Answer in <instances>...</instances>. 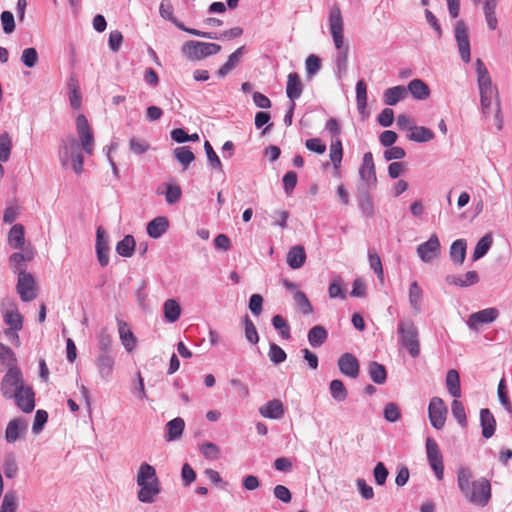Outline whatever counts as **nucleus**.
Wrapping results in <instances>:
<instances>
[{"mask_svg": "<svg viewBox=\"0 0 512 512\" xmlns=\"http://www.w3.org/2000/svg\"><path fill=\"white\" fill-rule=\"evenodd\" d=\"M76 130L81 146L73 135H68L60 142L58 157L63 168L71 167L76 174H81L84 163L82 150L91 155L94 146V135L85 115L79 114L77 116Z\"/></svg>", "mask_w": 512, "mask_h": 512, "instance_id": "nucleus-1", "label": "nucleus"}, {"mask_svg": "<svg viewBox=\"0 0 512 512\" xmlns=\"http://www.w3.org/2000/svg\"><path fill=\"white\" fill-rule=\"evenodd\" d=\"M473 474L469 467L460 466L457 470V485L463 497L470 503L485 507L491 500V484L481 477L472 481Z\"/></svg>", "mask_w": 512, "mask_h": 512, "instance_id": "nucleus-2", "label": "nucleus"}, {"mask_svg": "<svg viewBox=\"0 0 512 512\" xmlns=\"http://www.w3.org/2000/svg\"><path fill=\"white\" fill-rule=\"evenodd\" d=\"M343 18L338 6H334L329 14V28L334 45L338 50L335 57L336 74L339 79L347 73L348 67V45H344Z\"/></svg>", "mask_w": 512, "mask_h": 512, "instance_id": "nucleus-3", "label": "nucleus"}, {"mask_svg": "<svg viewBox=\"0 0 512 512\" xmlns=\"http://www.w3.org/2000/svg\"><path fill=\"white\" fill-rule=\"evenodd\" d=\"M136 483L140 487L137 498L142 503H153L161 492V483L157 476L156 469L143 462L139 466Z\"/></svg>", "mask_w": 512, "mask_h": 512, "instance_id": "nucleus-4", "label": "nucleus"}, {"mask_svg": "<svg viewBox=\"0 0 512 512\" xmlns=\"http://www.w3.org/2000/svg\"><path fill=\"white\" fill-rule=\"evenodd\" d=\"M397 333L399 343L407 349L411 357L417 358L420 355L419 332L411 319H402L398 322Z\"/></svg>", "mask_w": 512, "mask_h": 512, "instance_id": "nucleus-5", "label": "nucleus"}, {"mask_svg": "<svg viewBox=\"0 0 512 512\" xmlns=\"http://www.w3.org/2000/svg\"><path fill=\"white\" fill-rule=\"evenodd\" d=\"M181 51L189 60L200 61L219 53L221 46L216 43L189 40L183 44Z\"/></svg>", "mask_w": 512, "mask_h": 512, "instance_id": "nucleus-6", "label": "nucleus"}, {"mask_svg": "<svg viewBox=\"0 0 512 512\" xmlns=\"http://www.w3.org/2000/svg\"><path fill=\"white\" fill-rule=\"evenodd\" d=\"M159 13L161 17L165 20L172 22L178 29L185 31L193 36L208 38V39H217V34L214 32H204L194 28L186 27L181 21H179L173 13V6L168 0H162L159 7Z\"/></svg>", "mask_w": 512, "mask_h": 512, "instance_id": "nucleus-7", "label": "nucleus"}, {"mask_svg": "<svg viewBox=\"0 0 512 512\" xmlns=\"http://www.w3.org/2000/svg\"><path fill=\"white\" fill-rule=\"evenodd\" d=\"M23 385L25 384L20 369L10 367L2 378L0 390L4 398L12 399Z\"/></svg>", "mask_w": 512, "mask_h": 512, "instance_id": "nucleus-8", "label": "nucleus"}, {"mask_svg": "<svg viewBox=\"0 0 512 512\" xmlns=\"http://www.w3.org/2000/svg\"><path fill=\"white\" fill-rule=\"evenodd\" d=\"M454 34L461 60L464 63H469L471 60L469 28L463 20L456 22Z\"/></svg>", "mask_w": 512, "mask_h": 512, "instance_id": "nucleus-9", "label": "nucleus"}, {"mask_svg": "<svg viewBox=\"0 0 512 512\" xmlns=\"http://www.w3.org/2000/svg\"><path fill=\"white\" fill-rule=\"evenodd\" d=\"M16 291L23 302H30L37 296V286L32 274L20 270Z\"/></svg>", "mask_w": 512, "mask_h": 512, "instance_id": "nucleus-10", "label": "nucleus"}, {"mask_svg": "<svg viewBox=\"0 0 512 512\" xmlns=\"http://www.w3.org/2000/svg\"><path fill=\"white\" fill-rule=\"evenodd\" d=\"M426 454L429 465L434 471L436 478L442 480L444 477L443 456L437 442L433 438L429 437L426 439Z\"/></svg>", "mask_w": 512, "mask_h": 512, "instance_id": "nucleus-11", "label": "nucleus"}, {"mask_svg": "<svg viewBox=\"0 0 512 512\" xmlns=\"http://www.w3.org/2000/svg\"><path fill=\"white\" fill-rule=\"evenodd\" d=\"M1 313L7 329H22L23 316L18 311L16 303L11 299H5L1 303Z\"/></svg>", "mask_w": 512, "mask_h": 512, "instance_id": "nucleus-12", "label": "nucleus"}, {"mask_svg": "<svg viewBox=\"0 0 512 512\" xmlns=\"http://www.w3.org/2000/svg\"><path fill=\"white\" fill-rule=\"evenodd\" d=\"M428 415L431 425L440 430L444 427L447 415V407L439 397H433L428 406Z\"/></svg>", "mask_w": 512, "mask_h": 512, "instance_id": "nucleus-13", "label": "nucleus"}, {"mask_svg": "<svg viewBox=\"0 0 512 512\" xmlns=\"http://www.w3.org/2000/svg\"><path fill=\"white\" fill-rule=\"evenodd\" d=\"M441 246L436 234H432L430 238L418 245L417 254L424 263H431L439 257Z\"/></svg>", "mask_w": 512, "mask_h": 512, "instance_id": "nucleus-14", "label": "nucleus"}, {"mask_svg": "<svg viewBox=\"0 0 512 512\" xmlns=\"http://www.w3.org/2000/svg\"><path fill=\"white\" fill-rule=\"evenodd\" d=\"M498 316V309L494 307L486 308L472 313L467 320V325L471 330L477 331L480 325L492 323Z\"/></svg>", "mask_w": 512, "mask_h": 512, "instance_id": "nucleus-15", "label": "nucleus"}, {"mask_svg": "<svg viewBox=\"0 0 512 512\" xmlns=\"http://www.w3.org/2000/svg\"><path fill=\"white\" fill-rule=\"evenodd\" d=\"M359 176L364 181L367 187H375L377 184V177L375 171V164L371 152H366L363 155L362 163L359 168Z\"/></svg>", "mask_w": 512, "mask_h": 512, "instance_id": "nucleus-16", "label": "nucleus"}, {"mask_svg": "<svg viewBox=\"0 0 512 512\" xmlns=\"http://www.w3.org/2000/svg\"><path fill=\"white\" fill-rule=\"evenodd\" d=\"M17 407L24 413H30L35 408V394L30 386H20V390L13 398Z\"/></svg>", "mask_w": 512, "mask_h": 512, "instance_id": "nucleus-17", "label": "nucleus"}, {"mask_svg": "<svg viewBox=\"0 0 512 512\" xmlns=\"http://www.w3.org/2000/svg\"><path fill=\"white\" fill-rule=\"evenodd\" d=\"M338 368L343 375L355 379L359 375L360 365L353 354L344 353L338 359Z\"/></svg>", "mask_w": 512, "mask_h": 512, "instance_id": "nucleus-18", "label": "nucleus"}, {"mask_svg": "<svg viewBox=\"0 0 512 512\" xmlns=\"http://www.w3.org/2000/svg\"><path fill=\"white\" fill-rule=\"evenodd\" d=\"M27 430V422L21 417L10 420L6 426L5 438L8 443L16 442Z\"/></svg>", "mask_w": 512, "mask_h": 512, "instance_id": "nucleus-19", "label": "nucleus"}, {"mask_svg": "<svg viewBox=\"0 0 512 512\" xmlns=\"http://www.w3.org/2000/svg\"><path fill=\"white\" fill-rule=\"evenodd\" d=\"M115 360L111 353H100L96 358V367L102 380L108 381L114 370Z\"/></svg>", "mask_w": 512, "mask_h": 512, "instance_id": "nucleus-20", "label": "nucleus"}, {"mask_svg": "<svg viewBox=\"0 0 512 512\" xmlns=\"http://www.w3.org/2000/svg\"><path fill=\"white\" fill-rule=\"evenodd\" d=\"M261 416L269 419H281L284 416L285 409L279 399H273L259 408Z\"/></svg>", "mask_w": 512, "mask_h": 512, "instance_id": "nucleus-21", "label": "nucleus"}, {"mask_svg": "<svg viewBox=\"0 0 512 512\" xmlns=\"http://www.w3.org/2000/svg\"><path fill=\"white\" fill-rule=\"evenodd\" d=\"M476 72L480 93L495 92L489 72L481 59L476 60Z\"/></svg>", "mask_w": 512, "mask_h": 512, "instance_id": "nucleus-22", "label": "nucleus"}, {"mask_svg": "<svg viewBox=\"0 0 512 512\" xmlns=\"http://www.w3.org/2000/svg\"><path fill=\"white\" fill-rule=\"evenodd\" d=\"M446 282L450 285H456L460 287H468L478 283L479 275L476 271H468L464 275H448Z\"/></svg>", "mask_w": 512, "mask_h": 512, "instance_id": "nucleus-23", "label": "nucleus"}, {"mask_svg": "<svg viewBox=\"0 0 512 512\" xmlns=\"http://www.w3.org/2000/svg\"><path fill=\"white\" fill-rule=\"evenodd\" d=\"M409 304L414 314H419L422 311L423 290L417 281H413L409 286L408 291Z\"/></svg>", "mask_w": 512, "mask_h": 512, "instance_id": "nucleus-24", "label": "nucleus"}, {"mask_svg": "<svg viewBox=\"0 0 512 512\" xmlns=\"http://www.w3.org/2000/svg\"><path fill=\"white\" fill-rule=\"evenodd\" d=\"M480 423L482 427V435L484 438L489 439L495 433L496 421L493 414L489 409L484 408L480 411Z\"/></svg>", "mask_w": 512, "mask_h": 512, "instance_id": "nucleus-25", "label": "nucleus"}, {"mask_svg": "<svg viewBox=\"0 0 512 512\" xmlns=\"http://www.w3.org/2000/svg\"><path fill=\"white\" fill-rule=\"evenodd\" d=\"M303 86L297 73H290L287 77L286 94L290 102H295L302 94Z\"/></svg>", "mask_w": 512, "mask_h": 512, "instance_id": "nucleus-26", "label": "nucleus"}, {"mask_svg": "<svg viewBox=\"0 0 512 512\" xmlns=\"http://www.w3.org/2000/svg\"><path fill=\"white\" fill-rule=\"evenodd\" d=\"M306 260L305 249L301 245H295L287 253V264L292 269L301 268Z\"/></svg>", "mask_w": 512, "mask_h": 512, "instance_id": "nucleus-27", "label": "nucleus"}, {"mask_svg": "<svg viewBox=\"0 0 512 512\" xmlns=\"http://www.w3.org/2000/svg\"><path fill=\"white\" fill-rule=\"evenodd\" d=\"M185 428V422L181 417H176L172 420H170L166 426V435L165 439L166 441H175L180 439V437L183 434Z\"/></svg>", "mask_w": 512, "mask_h": 512, "instance_id": "nucleus-28", "label": "nucleus"}, {"mask_svg": "<svg viewBox=\"0 0 512 512\" xmlns=\"http://www.w3.org/2000/svg\"><path fill=\"white\" fill-rule=\"evenodd\" d=\"M169 222L164 216H159L147 224V234L154 239L161 237L168 229Z\"/></svg>", "mask_w": 512, "mask_h": 512, "instance_id": "nucleus-29", "label": "nucleus"}, {"mask_svg": "<svg viewBox=\"0 0 512 512\" xmlns=\"http://www.w3.org/2000/svg\"><path fill=\"white\" fill-rule=\"evenodd\" d=\"M406 89L407 93H411V95L417 100H425L430 95V89L428 85L421 79L411 80Z\"/></svg>", "mask_w": 512, "mask_h": 512, "instance_id": "nucleus-30", "label": "nucleus"}, {"mask_svg": "<svg viewBox=\"0 0 512 512\" xmlns=\"http://www.w3.org/2000/svg\"><path fill=\"white\" fill-rule=\"evenodd\" d=\"M407 96V89L402 85L388 88L384 91L383 101L386 105H396L400 100Z\"/></svg>", "mask_w": 512, "mask_h": 512, "instance_id": "nucleus-31", "label": "nucleus"}, {"mask_svg": "<svg viewBox=\"0 0 512 512\" xmlns=\"http://www.w3.org/2000/svg\"><path fill=\"white\" fill-rule=\"evenodd\" d=\"M435 137L434 132L424 126H416L412 127L410 133L407 135V138L410 141L416 142V143H425L433 140Z\"/></svg>", "mask_w": 512, "mask_h": 512, "instance_id": "nucleus-32", "label": "nucleus"}, {"mask_svg": "<svg viewBox=\"0 0 512 512\" xmlns=\"http://www.w3.org/2000/svg\"><path fill=\"white\" fill-rule=\"evenodd\" d=\"M244 48V46H241L229 55L226 63H224L217 71L218 77L224 78L232 69H234L239 64L240 59L243 55Z\"/></svg>", "mask_w": 512, "mask_h": 512, "instance_id": "nucleus-33", "label": "nucleus"}, {"mask_svg": "<svg viewBox=\"0 0 512 512\" xmlns=\"http://www.w3.org/2000/svg\"><path fill=\"white\" fill-rule=\"evenodd\" d=\"M307 337L309 344L312 347L317 348L322 346L326 342L328 338V332L324 326L316 325L309 330Z\"/></svg>", "mask_w": 512, "mask_h": 512, "instance_id": "nucleus-34", "label": "nucleus"}, {"mask_svg": "<svg viewBox=\"0 0 512 512\" xmlns=\"http://www.w3.org/2000/svg\"><path fill=\"white\" fill-rule=\"evenodd\" d=\"M8 242L14 249H23L25 244V231L21 224H15L9 231Z\"/></svg>", "mask_w": 512, "mask_h": 512, "instance_id": "nucleus-35", "label": "nucleus"}, {"mask_svg": "<svg viewBox=\"0 0 512 512\" xmlns=\"http://www.w3.org/2000/svg\"><path fill=\"white\" fill-rule=\"evenodd\" d=\"M368 374L371 380L378 385L384 384L386 382V368L384 365L376 361H371L368 363Z\"/></svg>", "mask_w": 512, "mask_h": 512, "instance_id": "nucleus-36", "label": "nucleus"}, {"mask_svg": "<svg viewBox=\"0 0 512 512\" xmlns=\"http://www.w3.org/2000/svg\"><path fill=\"white\" fill-rule=\"evenodd\" d=\"M119 336L127 351H132L136 345V338L124 321L118 322Z\"/></svg>", "mask_w": 512, "mask_h": 512, "instance_id": "nucleus-37", "label": "nucleus"}, {"mask_svg": "<svg viewBox=\"0 0 512 512\" xmlns=\"http://www.w3.org/2000/svg\"><path fill=\"white\" fill-rule=\"evenodd\" d=\"M466 248L467 244L464 239L454 241L450 247L451 260L458 265H462L466 257Z\"/></svg>", "mask_w": 512, "mask_h": 512, "instance_id": "nucleus-38", "label": "nucleus"}, {"mask_svg": "<svg viewBox=\"0 0 512 512\" xmlns=\"http://www.w3.org/2000/svg\"><path fill=\"white\" fill-rule=\"evenodd\" d=\"M446 386L451 396L454 398L461 397L460 376L457 370L450 369L447 372Z\"/></svg>", "mask_w": 512, "mask_h": 512, "instance_id": "nucleus-39", "label": "nucleus"}, {"mask_svg": "<svg viewBox=\"0 0 512 512\" xmlns=\"http://www.w3.org/2000/svg\"><path fill=\"white\" fill-rule=\"evenodd\" d=\"M136 242L132 235H126L116 244V252L122 256L129 258L134 254Z\"/></svg>", "mask_w": 512, "mask_h": 512, "instance_id": "nucleus-40", "label": "nucleus"}, {"mask_svg": "<svg viewBox=\"0 0 512 512\" xmlns=\"http://www.w3.org/2000/svg\"><path fill=\"white\" fill-rule=\"evenodd\" d=\"M199 451L209 461H217L221 458L220 447L212 442L206 441L199 444Z\"/></svg>", "mask_w": 512, "mask_h": 512, "instance_id": "nucleus-41", "label": "nucleus"}, {"mask_svg": "<svg viewBox=\"0 0 512 512\" xmlns=\"http://www.w3.org/2000/svg\"><path fill=\"white\" fill-rule=\"evenodd\" d=\"M163 310L166 320L171 323L176 322L181 314V307L179 303L174 299L166 300L163 306Z\"/></svg>", "mask_w": 512, "mask_h": 512, "instance_id": "nucleus-42", "label": "nucleus"}, {"mask_svg": "<svg viewBox=\"0 0 512 512\" xmlns=\"http://www.w3.org/2000/svg\"><path fill=\"white\" fill-rule=\"evenodd\" d=\"M493 243V237L491 233L485 234L476 244L473 252V260L476 261L489 251Z\"/></svg>", "mask_w": 512, "mask_h": 512, "instance_id": "nucleus-43", "label": "nucleus"}, {"mask_svg": "<svg viewBox=\"0 0 512 512\" xmlns=\"http://www.w3.org/2000/svg\"><path fill=\"white\" fill-rule=\"evenodd\" d=\"M173 154L184 170L195 160L194 153L187 146L177 147Z\"/></svg>", "mask_w": 512, "mask_h": 512, "instance_id": "nucleus-44", "label": "nucleus"}, {"mask_svg": "<svg viewBox=\"0 0 512 512\" xmlns=\"http://www.w3.org/2000/svg\"><path fill=\"white\" fill-rule=\"evenodd\" d=\"M329 391L332 398L337 402L345 401L348 396L344 383L339 379H334L330 382Z\"/></svg>", "mask_w": 512, "mask_h": 512, "instance_id": "nucleus-45", "label": "nucleus"}, {"mask_svg": "<svg viewBox=\"0 0 512 512\" xmlns=\"http://www.w3.org/2000/svg\"><path fill=\"white\" fill-rule=\"evenodd\" d=\"M243 324H244L246 340L252 345L257 344L259 342V334H258L255 324L253 323V321L250 319V317L248 315L244 316Z\"/></svg>", "mask_w": 512, "mask_h": 512, "instance_id": "nucleus-46", "label": "nucleus"}, {"mask_svg": "<svg viewBox=\"0 0 512 512\" xmlns=\"http://www.w3.org/2000/svg\"><path fill=\"white\" fill-rule=\"evenodd\" d=\"M330 159L334 166V168L338 169L341 165L342 156H343V149H342V142L339 138L332 141L330 145Z\"/></svg>", "mask_w": 512, "mask_h": 512, "instance_id": "nucleus-47", "label": "nucleus"}, {"mask_svg": "<svg viewBox=\"0 0 512 512\" xmlns=\"http://www.w3.org/2000/svg\"><path fill=\"white\" fill-rule=\"evenodd\" d=\"M293 299L298 309L304 315H309L313 312V307L304 292L296 291L294 293Z\"/></svg>", "mask_w": 512, "mask_h": 512, "instance_id": "nucleus-48", "label": "nucleus"}, {"mask_svg": "<svg viewBox=\"0 0 512 512\" xmlns=\"http://www.w3.org/2000/svg\"><path fill=\"white\" fill-rule=\"evenodd\" d=\"M356 102L359 112H363L367 106V86L364 80L356 84Z\"/></svg>", "mask_w": 512, "mask_h": 512, "instance_id": "nucleus-49", "label": "nucleus"}, {"mask_svg": "<svg viewBox=\"0 0 512 512\" xmlns=\"http://www.w3.org/2000/svg\"><path fill=\"white\" fill-rule=\"evenodd\" d=\"M451 411H452V414L455 417V419L458 421V423L462 427H466L467 419H466L465 408H464V405L462 404V402L457 400V398H455L452 401Z\"/></svg>", "mask_w": 512, "mask_h": 512, "instance_id": "nucleus-50", "label": "nucleus"}, {"mask_svg": "<svg viewBox=\"0 0 512 512\" xmlns=\"http://www.w3.org/2000/svg\"><path fill=\"white\" fill-rule=\"evenodd\" d=\"M204 149H205L206 156H207V159H208V162H209V165L211 166V168L222 171L223 170L222 162H221L220 158L218 157V155L216 154V152L214 151V149L209 141H205Z\"/></svg>", "mask_w": 512, "mask_h": 512, "instance_id": "nucleus-51", "label": "nucleus"}, {"mask_svg": "<svg viewBox=\"0 0 512 512\" xmlns=\"http://www.w3.org/2000/svg\"><path fill=\"white\" fill-rule=\"evenodd\" d=\"M20 60L23 63V65L27 68H33L34 66H36L39 60L37 50L33 47L24 49L22 51Z\"/></svg>", "mask_w": 512, "mask_h": 512, "instance_id": "nucleus-52", "label": "nucleus"}, {"mask_svg": "<svg viewBox=\"0 0 512 512\" xmlns=\"http://www.w3.org/2000/svg\"><path fill=\"white\" fill-rule=\"evenodd\" d=\"M12 141L8 133L0 135V161L6 162L10 158Z\"/></svg>", "mask_w": 512, "mask_h": 512, "instance_id": "nucleus-53", "label": "nucleus"}, {"mask_svg": "<svg viewBox=\"0 0 512 512\" xmlns=\"http://www.w3.org/2000/svg\"><path fill=\"white\" fill-rule=\"evenodd\" d=\"M17 500V495L14 491L6 492L2 500L0 512H15Z\"/></svg>", "mask_w": 512, "mask_h": 512, "instance_id": "nucleus-54", "label": "nucleus"}, {"mask_svg": "<svg viewBox=\"0 0 512 512\" xmlns=\"http://www.w3.org/2000/svg\"><path fill=\"white\" fill-rule=\"evenodd\" d=\"M359 207L366 217H372L374 214L373 201L368 192L361 193L359 196Z\"/></svg>", "mask_w": 512, "mask_h": 512, "instance_id": "nucleus-55", "label": "nucleus"}, {"mask_svg": "<svg viewBox=\"0 0 512 512\" xmlns=\"http://www.w3.org/2000/svg\"><path fill=\"white\" fill-rule=\"evenodd\" d=\"M268 356L270 361L276 365L283 363L287 358L286 352L275 343L270 344Z\"/></svg>", "mask_w": 512, "mask_h": 512, "instance_id": "nucleus-56", "label": "nucleus"}, {"mask_svg": "<svg viewBox=\"0 0 512 512\" xmlns=\"http://www.w3.org/2000/svg\"><path fill=\"white\" fill-rule=\"evenodd\" d=\"M164 194L166 202L170 205H173L180 200L182 196V190L179 185L166 184V191Z\"/></svg>", "mask_w": 512, "mask_h": 512, "instance_id": "nucleus-57", "label": "nucleus"}, {"mask_svg": "<svg viewBox=\"0 0 512 512\" xmlns=\"http://www.w3.org/2000/svg\"><path fill=\"white\" fill-rule=\"evenodd\" d=\"M273 327L280 332V335L283 339L290 338V327L287 321L281 315H275L272 318Z\"/></svg>", "mask_w": 512, "mask_h": 512, "instance_id": "nucleus-58", "label": "nucleus"}, {"mask_svg": "<svg viewBox=\"0 0 512 512\" xmlns=\"http://www.w3.org/2000/svg\"><path fill=\"white\" fill-rule=\"evenodd\" d=\"M150 148L149 143L137 137H132L129 141V149L132 153L136 155H142L147 152Z\"/></svg>", "mask_w": 512, "mask_h": 512, "instance_id": "nucleus-59", "label": "nucleus"}, {"mask_svg": "<svg viewBox=\"0 0 512 512\" xmlns=\"http://www.w3.org/2000/svg\"><path fill=\"white\" fill-rule=\"evenodd\" d=\"M328 293H329V297L333 298V299L334 298H341V299L346 298L345 290L342 287V280L339 277L334 278L331 281V283L329 284V287H328Z\"/></svg>", "mask_w": 512, "mask_h": 512, "instance_id": "nucleus-60", "label": "nucleus"}, {"mask_svg": "<svg viewBox=\"0 0 512 512\" xmlns=\"http://www.w3.org/2000/svg\"><path fill=\"white\" fill-rule=\"evenodd\" d=\"M3 472L9 479H12L17 475L18 465L13 455L6 456L3 464Z\"/></svg>", "mask_w": 512, "mask_h": 512, "instance_id": "nucleus-61", "label": "nucleus"}, {"mask_svg": "<svg viewBox=\"0 0 512 512\" xmlns=\"http://www.w3.org/2000/svg\"><path fill=\"white\" fill-rule=\"evenodd\" d=\"M16 361L15 355L13 351L5 344L0 343V362L6 365L7 367H15L14 363Z\"/></svg>", "mask_w": 512, "mask_h": 512, "instance_id": "nucleus-62", "label": "nucleus"}, {"mask_svg": "<svg viewBox=\"0 0 512 512\" xmlns=\"http://www.w3.org/2000/svg\"><path fill=\"white\" fill-rule=\"evenodd\" d=\"M47 420L48 413L45 410H37L34 417L32 432L36 435L39 434L43 430Z\"/></svg>", "mask_w": 512, "mask_h": 512, "instance_id": "nucleus-63", "label": "nucleus"}, {"mask_svg": "<svg viewBox=\"0 0 512 512\" xmlns=\"http://www.w3.org/2000/svg\"><path fill=\"white\" fill-rule=\"evenodd\" d=\"M406 156V152L402 147L390 146L383 153V157L386 161L401 160Z\"/></svg>", "mask_w": 512, "mask_h": 512, "instance_id": "nucleus-64", "label": "nucleus"}]
</instances>
